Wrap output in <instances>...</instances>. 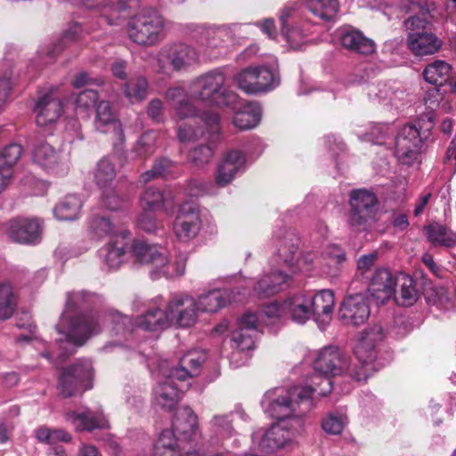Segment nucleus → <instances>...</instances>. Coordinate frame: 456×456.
Wrapping results in <instances>:
<instances>
[{
    "label": "nucleus",
    "mask_w": 456,
    "mask_h": 456,
    "mask_svg": "<svg viewBox=\"0 0 456 456\" xmlns=\"http://www.w3.org/2000/svg\"><path fill=\"white\" fill-rule=\"evenodd\" d=\"M311 387H275L268 390L261 400L263 410L278 420L262 437L259 447L266 453L273 452L290 443L305 428V417L313 407Z\"/></svg>",
    "instance_id": "f257e3e1"
},
{
    "label": "nucleus",
    "mask_w": 456,
    "mask_h": 456,
    "mask_svg": "<svg viewBox=\"0 0 456 456\" xmlns=\"http://www.w3.org/2000/svg\"><path fill=\"white\" fill-rule=\"evenodd\" d=\"M92 297L93 295L84 290L67 294L66 308L56 326L58 332L64 336V339L60 338L57 341L63 350L59 355L61 362L74 353V347L84 345L93 334L100 331L99 322L92 314L73 315Z\"/></svg>",
    "instance_id": "f03ea898"
},
{
    "label": "nucleus",
    "mask_w": 456,
    "mask_h": 456,
    "mask_svg": "<svg viewBox=\"0 0 456 456\" xmlns=\"http://www.w3.org/2000/svg\"><path fill=\"white\" fill-rule=\"evenodd\" d=\"M191 98L208 106L240 107L239 95L226 85V76L220 69H215L196 77L190 86Z\"/></svg>",
    "instance_id": "7ed1b4c3"
},
{
    "label": "nucleus",
    "mask_w": 456,
    "mask_h": 456,
    "mask_svg": "<svg viewBox=\"0 0 456 456\" xmlns=\"http://www.w3.org/2000/svg\"><path fill=\"white\" fill-rule=\"evenodd\" d=\"M314 367L316 372L310 377L309 383L305 386H296L302 388L311 387L313 389L312 394L316 390L314 386L317 387L322 384H325L326 387L322 388L320 393L324 395L330 392L332 386L331 380L329 378L330 375L338 376L348 372L355 379L354 374L356 371H362V365L359 370H351L347 355L338 347L333 346H326L319 352L314 362Z\"/></svg>",
    "instance_id": "20e7f679"
},
{
    "label": "nucleus",
    "mask_w": 456,
    "mask_h": 456,
    "mask_svg": "<svg viewBox=\"0 0 456 456\" xmlns=\"http://www.w3.org/2000/svg\"><path fill=\"white\" fill-rule=\"evenodd\" d=\"M128 37L139 45L153 46L165 37V19L154 9H144L129 21Z\"/></svg>",
    "instance_id": "39448f33"
},
{
    "label": "nucleus",
    "mask_w": 456,
    "mask_h": 456,
    "mask_svg": "<svg viewBox=\"0 0 456 456\" xmlns=\"http://www.w3.org/2000/svg\"><path fill=\"white\" fill-rule=\"evenodd\" d=\"M379 200L375 193L365 189L351 191L346 222L355 231H364L377 222Z\"/></svg>",
    "instance_id": "423d86ee"
},
{
    "label": "nucleus",
    "mask_w": 456,
    "mask_h": 456,
    "mask_svg": "<svg viewBox=\"0 0 456 456\" xmlns=\"http://www.w3.org/2000/svg\"><path fill=\"white\" fill-rule=\"evenodd\" d=\"M131 233L123 231L112 236L108 243L99 249V256H164L157 244H150L144 240H130Z\"/></svg>",
    "instance_id": "0eeeda50"
},
{
    "label": "nucleus",
    "mask_w": 456,
    "mask_h": 456,
    "mask_svg": "<svg viewBox=\"0 0 456 456\" xmlns=\"http://www.w3.org/2000/svg\"><path fill=\"white\" fill-rule=\"evenodd\" d=\"M94 377L92 362L80 359L62 370L57 384V389L63 397H71L79 390L91 389Z\"/></svg>",
    "instance_id": "6e6552de"
},
{
    "label": "nucleus",
    "mask_w": 456,
    "mask_h": 456,
    "mask_svg": "<svg viewBox=\"0 0 456 456\" xmlns=\"http://www.w3.org/2000/svg\"><path fill=\"white\" fill-rule=\"evenodd\" d=\"M385 338L381 326L375 325L365 330L354 348L355 356L362 365V371H356L354 376L357 381H365L374 370L376 358L375 346Z\"/></svg>",
    "instance_id": "1a4fd4ad"
},
{
    "label": "nucleus",
    "mask_w": 456,
    "mask_h": 456,
    "mask_svg": "<svg viewBox=\"0 0 456 456\" xmlns=\"http://www.w3.org/2000/svg\"><path fill=\"white\" fill-rule=\"evenodd\" d=\"M234 81L247 94L267 92L280 84L279 77L266 66L245 68L235 75Z\"/></svg>",
    "instance_id": "9d476101"
},
{
    "label": "nucleus",
    "mask_w": 456,
    "mask_h": 456,
    "mask_svg": "<svg viewBox=\"0 0 456 456\" xmlns=\"http://www.w3.org/2000/svg\"><path fill=\"white\" fill-rule=\"evenodd\" d=\"M430 127L421 133L416 126H403L395 138V155L403 165L411 166L418 158Z\"/></svg>",
    "instance_id": "9b49d317"
},
{
    "label": "nucleus",
    "mask_w": 456,
    "mask_h": 456,
    "mask_svg": "<svg viewBox=\"0 0 456 456\" xmlns=\"http://www.w3.org/2000/svg\"><path fill=\"white\" fill-rule=\"evenodd\" d=\"M167 309L169 326L177 325L182 328H188L198 321L197 300L188 294L172 296L167 303Z\"/></svg>",
    "instance_id": "f8f14e48"
},
{
    "label": "nucleus",
    "mask_w": 456,
    "mask_h": 456,
    "mask_svg": "<svg viewBox=\"0 0 456 456\" xmlns=\"http://www.w3.org/2000/svg\"><path fill=\"white\" fill-rule=\"evenodd\" d=\"M369 297L366 293L346 296L338 309L339 319L346 325L360 326L370 317Z\"/></svg>",
    "instance_id": "ddd939ff"
},
{
    "label": "nucleus",
    "mask_w": 456,
    "mask_h": 456,
    "mask_svg": "<svg viewBox=\"0 0 456 456\" xmlns=\"http://www.w3.org/2000/svg\"><path fill=\"white\" fill-rule=\"evenodd\" d=\"M203 122L206 132L201 128H193L191 126L183 125L178 127L177 136L183 142H190L206 137L210 143L216 142L219 138L220 133V117L212 110H206L200 116Z\"/></svg>",
    "instance_id": "4468645a"
},
{
    "label": "nucleus",
    "mask_w": 456,
    "mask_h": 456,
    "mask_svg": "<svg viewBox=\"0 0 456 456\" xmlns=\"http://www.w3.org/2000/svg\"><path fill=\"white\" fill-rule=\"evenodd\" d=\"M32 159L34 163L49 173L63 175L68 171V166L62 160L61 153L43 139L41 135H37L35 139Z\"/></svg>",
    "instance_id": "2eb2a0df"
},
{
    "label": "nucleus",
    "mask_w": 456,
    "mask_h": 456,
    "mask_svg": "<svg viewBox=\"0 0 456 456\" xmlns=\"http://www.w3.org/2000/svg\"><path fill=\"white\" fill-rule=\"evenodd\" d=\"M297 270L293 269L291 273L274 270L259 276L253 286L254 294L259 298L273 297L286 290L292 283V274Z\"/></svg>",
    "instance_id": "dca6fc26"
},
{
    "label": "nucleus",
    "mask_w": 456,
    "mask_h": 456,
    "mask_svg": "<svg viewBox=\"0 0 456 456\" xmlns=\"http://www.w3.org/2000/svg\"><path fill=\"white\" fill-rule=\"evenodd\" d=\"M9 238L21 244H36L41 240L42 227L37 219L16 218L10 222Z\"/></svg>",
    "instance_id": "f3484780"
},
{
    "label": "nucleus",
    "mask_w": 456,
    "mask_h": 456,
    "mask_svg": "<svg viewBox=\"0 0 456 456\" xmlns=\"http://www.w3.org/2000/svg\"><path fill=\"white\" fill-rule=\"evenodd\" d=\"M137 265H147L152 279L160 275L174 278L184 273L185 258H137Z\"/></svg>",
    "instance_id": "a211bd4d"
},
{
    "label": "nucleus",
    "mask_w": 456,
    "mask_h": 456,
    "mask_svg": "<svg viewBox=\"0 0 456 456\" xmlns=\"http://www.w3.org/2000/svg\"><path fill=\"white\" fill-rule=\"evenodd\" d=\"M395 276L385 268L376 270L370 279L368 288V296L376 302V304H385L395 295Z\"/></svg>",
    "instance_id": "6ab92c4d"
},
{
    "label": "nucleus",
    "mask_w": 456,
    "mask_h": 456,
    "mask_svg": "<svg viewBox=\"0 0 456 456\" xmlns=\"http://www.w3.org/2000/svg\"><path fill=\"white\" fill-rule=\"evenodd\" d=\"M94 126L102 133H112L119 143H124L125 134L121 122L116 118L110 102L102 101L96 105Z\"/></svg>",
    "instance_id": "aec40b11"
},
{
    "label": "nucleus",
    "mask_w": 456,
    "mask_h": 456,
    "mask_svg": "<svg viewBox=\"0 0 456 456\" xmlns=\"http://www.w3.org/2000/svg\"><path fill=\"white\" fill-rule=\"evenodd\" d=\"M258 328V318L256 314L253 313L245 314L240 320L238 329L232 334L233 346L240 351L253 349Z\"/></svg>",
    "instance_id": "412c9836"
},
{
    "label": "nucleus",
    "mask_w": 456,
    "mask_h": 456,
    "mask_svg": "<svg viewBox=\"0 0 456 456\" xmlns=\"http://www.w3.org/2000/svg\"><path fill=\"white\" fill-rule=\"evenodd\" d=\"M163 380L158 382L153 391V400L157 406L165 410L172 411L180 400L179 390L175 385L176 378H169V371L161 369Z\"/></svg>",
    "instance_id": "4be33fe9"
},
{
    "label": "nucleus",
    "mask_w": 456,
    "mask_h": 456,
    "mask_svg": "<svg viewBox=\"0 0 456 456\" xmlns=\"http://www.w3.org/2000/svg\"><path fill=\"white\" fill-rule=\"evenodd\" d=\"M36 122L45 127L54 124L62 113V103L52 93L40 96L35 106Z\"/></svg>",
    "instance_id": "5701e85b"
},
{
    "label": "nucleus",
    "mask_w": 456,
    "mask_h": 456,
    "mask_svg": "<svg viewBox=\"0 0 456 456\" xmlns=\"http://www.w3.org/2000/svg\"><path fill=\"white\" fill-rule=\"evenodd\" d=\"M159 54L160 57L166 58L176 71L191 66L198 58L197 52L192 47L182 43L165 46Z\"/></svg>",
    "instance_id": "b1692460"
},
{
    "label": "nucleus",
    "mask_w": 456,
    "mask_h": 456,
    "mask_svg": "<svg viewBox=\"0 0 456 456\" xmlns=\"http://www.w3.org/2000/svg\"><path fill=\"white\" fill-rule=\"evenodd\" d=\"M246 157L241 151H230L217 167L216 175L217 185L224 187L229 184L233 180L235 174L244 167Z\"/></svg>",
    "instance_id": "393cba45"
},
{
    "label": "nucleus",
    "mask_w": 456,
    "mask_h": 456,
    "mask_svg": "<svg viewBox=\"0 0 456 456\" xmlns=\"http://www.w3.org/2000/svg\"><path fill=\"white\" fill-rule=\"evenodd\" d=\"M205 360L206 354L203 352L190 351L180 359L178 367L168 370L169 378H176L179 381H184L187 378L197 377Z\"/></svg>",
    "instance_id": "a878e982"
},
{
    "label": "nucleus",
    "mask_w": 456,
    "mask_h": 456,
    "mask_svg": "<svg viewBox=\"0 0 456 456\" xmlns=\"http://www.w3.org/2000/svg\"><path fill=\"white\" fill-rule=\"evenodd\" d=\"M407 45L415 55L423 56L437 53L441 49L442 41L435 34L428 31L410 32Z\"/></svg>",
    "instance_id": "bb28decb"
},
{
    "label": "nucleus",
    "mask_w": 456,
    "mask_h": 456,
    "mask_svg": "<svg viewBox=\"0 0 456 456\" xmlns=\"http://www.w3.org/2000/svg\"><path fill=\"white\" fill-rule=\"evenodd\" d=\"M395 302L403 306L413 305L419 297L417 282L411 275L401 272L395 274Z\"/></svg>",
    "instance_id": "cd10ccee"
},
{
    "label": "nucleus",
    "mask_w": 456,
    "mask_h": 456,
    "mask_svg": "<svg viewBox=\"0 0 456 456\" xmlns=\"http://www.w3.org/2000/svg\"><path fill=\"white\" fill-rule=\"evenodd\" d=\"M233 291L214 289L206 294L199 296L197 306L200 312L215 313L226 304L231 302H240L242 299L235 295Z\"/></svg>",
    "instance_id": "c85d7f7f"
},
{
    "label": "nucleus",
    "mask_w": 456,
    "mask_h": 456,
    "mask_svg": "<svg viewBox=\"0 0 456 456\" xmlns=\"http://www.w3.org/2000/svg\"><path fill=\"white\" fill-rule=\"evenodd\" d=\"M67 419L73 424L77 431H93L97 428H110V424L102 413L94 414L90 410L81 412L71 411Z\"/></svg>",
    "instance_id": "c756f323"
},
{
    "label": "nucleus",
    "mask_w": 456,
    "mask_h": 456,
    "mask_svg": "<svg viewBox=\"0 0 456 456\" xmlns=\"http://www.w3.org/2000/svg\"><path fill=\"white\" fill-rule=\"evenodd\" d=\"M197 415L191 408L185 407L175 415L172 429L183 442L189 441L195 435L198 428Z\"/></svg>",
    "instance_id": "7c9ffc66"
},
{
    "label": "nucleus",
    "mask_w": 456,
    "mask_h": 456,
    "mask_svg": "<svg viewBox=\"0 0 456 456\" xmlns=\"http://www.w3.org/2000/svg\"><path fill=\"white\" fill-rule=\"evenodd\" d=\"M313 317L317 322L326 323L331 319L334 308V295L330 289H323L309 297Z\"/></svg>",
    "instance_id": "2f4dec72"
},
{
    "label": "nucleus",
    "mask_w": 456,
    "mask_h": 456,
    "mask_svg": "<svg viewBox=\"0 0 456 456\" xmlns=\"http://www.w3.org/2000/svg\"><path fill=\"white\" fill-rule=\"evenodd\" d=\"M340 44L344 48L363 55L370 54L375 50L373 41L355 29L343 30L340 33Z\"/></svg>",
    "instance_id": "473e14b6"
},
{
    "label": "nucleus",
    "mask_w": 456,
    "mask_h": 456,
    "mask_svg": "<svg viewBox=\"0 0 456 456\" xmlns=\"http://www.w3.org/2000/svg\"><path fill=\"white\" fill-rule=\"evenodd\" d=\"M286 313H289L294 322L304 324L313 316L309 297L295 295L285 300Z\"/></svg>",
    "instance_id": "72a5a7b5"
},
{
    "label": "nucleus",
    "mask_w": 456,
    "mask_h": 456,
    "mask_svg": "<svg viewBox=\"0 0 456 456\" xmlns=\"http://www.w3.org/2000/svg\"><path fill=\"white\" fill-rule=\"evenodd\" d=\"M136 326L148 331H157L169 327L167 309L154 308L136 319Z\"/></svg>",
    "instance_id": "f704fd0d"
},
{
    "label": "nucleus",
    "mask_w": 456,
    "mask_h": 456,
    "mask_svg": "<svg viewBox=\"0 0 456 456\" xmlns=\"http://www.w3.org/2000/svg\"><path fill=\"white\" fill-rule=\"evenodd\" d=\"M261 119V107L257 103H247L235 112L233 124L240 130L256 127Z\"/></svg>",
    "instance_id": "c9c22d12"
},
{
    "label": "nucleus",
    "mask_w": 456,
    "mask_h": 456,
    "mask_svg": "<svg viewBox=\"0 0 456 456\" xmlns=\"http://www.w3.org/2000/svg\"><path fill=\"white\" fill-rule=\"evenodd\" d=\"M183 441L171 429L163 430L157 442L154 444V456H175L176 448L179 451L184 450Z\"/></svg>",
    "instance_id": "e433bc0d"
},
{
    "label": "nucleus",
    "mask_w": 456,
    "mask_h": 456,
    "mask_svg": "<svg viewBox=\"0 0 456 456\" xmlns=\"http://www.w3.org/2000/svg\"><path fill=\"white\" fill-rule=\"evenodd\" d=\"M305 7L315 17L323 21H331L339 10L338 0H304Z\"/></svg>",
    "instance_id": "4c0bfd02"
},
{
    "label": "nucleus",
    "mask_w": 456,
    "mask_h": 456,
    "mask_svg": "<svg viewBox=\"0 0 456 456\" xmlns=\"http://www.w3.org/2000/svg\"><path fill=\"white\" fill-rule=\"evenodd\" d=\"M176 164L166 157L157 158L151 168L145 171L140 176V181L146 183L156 178H168L174 175Z\"/></svg>",
    "instance_id": "58836bf2"
},
{
    "label": "nucleus",
    "mask_w": 456,
    "mask_h": 456,
    "mask_svg": "<svg viewBox=\"0 0 456 456\" xmlns=\"http://www.w3.org/2000/svg\"><path fill=\"white\" fill-rule=\"evenodd\" d=\"M82 200L76 195H68L61 200L54 208L55 216L63 221H74L77 219Z\"/></svg>",
    "instance_id": "ea45409f"
},
{
    "label": "nucleus",
    "mask_w": 456,
    "mask_h": 456,
    "mask_svg": "<svg viewBox=\"0 0 456 456\" xmlns=\"http://www.w3.org/2000/svg\"><path fill=\"white\" fill-rule=\"evenodd\" d=\"M426 235L430 242L445 247L456 244V234L439 223L425 226Z\"/></svg>",
    "instance_id": "a19ab883"
},
{
    "label": "nucleus",
    "mask_w": 456,
    "mask_h": 456,
    "mask_svg": "<svg viewBox=\"0 0 456 456\" xmlns=\"http://www.w3.org/2000/svg\"><path fill=\"white\" fill-rule=\"evenodd\" d=\"M229 31L223 28H200L197 31L198 42L206 47L217 48L225 42Z\"/></svg>",
    "instance_id": "79ce46f5"
},
{
    "label": "nucleus",
    "mask_w": 456,
    "mask_h": 456,
    "mask_svg": "<svg viewBox=\"0 0 456 456\" xmlns=\"http://www.w3.org/2000/svg\"><path fill=\"white\" fill-rule=\"evenodd\" d=\"M149 84L144 77L130 78L125 83L123 92L125 96L132 102H142L148 95Z\"/></svg>",
    "instance_id": "37998d69"
},
{
    "label": "nucleus",
    "mask_w": 456,
    "mask_h": 456,
    "mask_svg": "<svg viewBox=\"0 0 456 456\" xmlns=\"http://www.w3.org/2000/svg\"><path fill=\"white\" fill-rule=\"evenodd\" d=\"M452 69V67L444 61H436L428 64L424 71L423 77L427 82L434 86H443L446 81L447 76Z\"/></svg>",
    "instance_id": "c03bdc74"
},
{
    "label": "nucleus",
    "mask_w": 456,
    "mask_h": 456,
    "mask_svg": "<svg viewBox=\"0 0 456 456\" xmlns=\"http://www.w3.org/2000/svg\"><path fill=\"white\" fill-rule=\"evenodd\" d=\"M286 313L285 300L281 303L277 301L263 305L259 313L256 314L258 318V326L260 323L271 325L278 319L283 316Z\"/></svg>",
    "instance_id": "a18cd8bd"
},
{
    "label": "nucleus",
    "mask_w": 456,
    "mask_h": 456,
    "mask_svg": "<svg viewBox=\"0 0 456 456\" xmlns=\"http://www.w3.org/2000/svg\"><path fill=\"white\" fill-rule=\"evenodd\" d=\"M116 177V169L114 165L107 159H102L96 166L94 171V181L96 184L104 189L110 185Z\"/></svg>",
    "instance_id": "49530a36"
},
{
    "label": "nucleus",
    "mask_w": 456,
    "mask_h": 456,
    "mask_svg": "<svg viewBox=\"0 0 456 456\" xmlns=\"http://www.w3.org/2000/svg\"><path fill=\"white\" fill-rule=\"evenodd\" d=\"M35 433L38 442L50 445H53L59 442L69 443L72 439L71 435L64 429H51L46 427H40Z\"/></svg>",
    "instance_id": "de8ad7c7"
},
{
    "label": "nucleus",
    "mask_w": 456,
    "mask_h": 456,
    "mask_svg": "<svg viewBox=\"0 0 456 456\" xmlns=\"http://www.w3.org/2000/svg\"><path fill=\"white\" fill-rule=\"evenodd\" d=\"M16 305L12 288L8 283L0 284V320L10 318Z\"/></svg>",
    "instance_id": "09e8293b"
},
{
    "label": "nucleus",
    "mask_w": 456,
    "mask_h": 456,
    "mask_svg": "<svg viewBox=\"0 0 456 456\" xmlns=\"http://www.w3.org/2000/svg\"><path fill=\"white\" fill-rule=\"evenodd\" d=\"M289 15V12L283 11L280 17L281 23V34L292 49L298 50L304 44V35L298 28H287L286 22Z\"/></svg>",
    "instance_id": "8fccbe9b"
},
{
    "label": "nucleus",
    "mask_w": 456,
    "mask_h": 456,
    "mask_svg": "<svg viewBox=\"0 0 456 456\" xmlns=\"http://www.w3.org/2000/svg\"><path fill=\"white\" fill-rule=\"evenodd\" d=\"M232 413L224 415H216L210 421L213 432L223 440L231 438L235 430L232 427Z\"/></svg>",
    "instance_id": "3c124183"
},
{
    "label": "nucleus",
    "mask_w": 456,
    "mask_h": 456,
    "mask_svg": "<svg viewBox=\"0 0 456 456\" xmlns=\"http://www.w3.org/2000/svg\"><path fill=\"white\" fill-rule=\"evenodd\" d=\"M175 223L191 224L194 229L196 228V224H201L198 206L192 202H184L182 204Z\"/></svg>",
    "instance_id": "603ef678"
},
{
    "label": "nucleus",
    "mask_w": 456,
    "mask_h": 456,
    "mask_svg": "<svg viewBox=\"0 0 456 456\" xmlns=\"http://www.w3.org/2000/svg\"><path fill=\"white\" fill-rule=\"evenodd\" d=\"M165 200L166 196L161 191L150 187L141 196V207L143 211H154L162 208Z\"/></svg>",
    "instance_id": "864d4df0"
},
{
    "label": "nucleus",
    "mask_w": 456,
    "mask_h": 456,
    "mask_svg": "<svg viewBox=\"0 0 456 456\" xmlns=\"http://www.w3.org/2000/svg\"><path fill=\"white\" fill-rule=\"evenodd\" d=\"M79 33V25L77 23L73 24L63 32L62 37L48 50L47 55L53 58L61 53L69 44L75 42L78 38Z\"/></svg>",
    "instance_id": "5fc2aeb1"
},
{
    "label": "nucleus",
    "mask_w": 456,
    "mask_h": 456,
    "mask_svg": "<svg viewBox=\"0 0 456 456\" xmlns=\"http://www.w3.org/2000/svg\"><path fill=\"white\" fill-rule=\"evenodd\" d=\"M156 134L152 131L144 132L137 140L134 151L140 157H149L156 151Z\"/></svg>",
    "instance_id": "6e6d98bb"
},
{
    "label": "nucleus",
    "mask_w": 456,
    "mask_h": 456,
    "mask_svg": "<svg viewBox=\"0 0 456 456\" xmlns=\"http://www.w3.org/2000/svg\"><path fill=\"white\" fill-rule=\"evenodd\" d=\"M299 242L300 239L294 231H286L278 248L279 256H293L297 254Z\"/></svg>",
    "instance_id": "4d7b16f0"
},
{
    "label": "nucleus",
    "mask_w": 456,
    "mask_h": 456,
    "mask_svg": "<svg viewBox=\"0 0 456 456\" xmlns=\"http://www.w3.org/2000/svg\"><path fill=\"white\" fill-rule=\"evenodd\" d=\"M22 154V148L20 144L11 143L5 146L0 152V166L12 170Z\"/></svg>",
    "instance_id": "13d9d810"
},
{
    "label": "nucleus",
    "mask_w": 456,
    "mask_h": 456,
    "mask_svg": "<svg viewBox=\"0 0 456 456\" xmlns=\"http://www.w3.org/2000/svg\"><path fill=\"white\" fill-rule=\"evenodd\" d=\"M424 296L428 304L442 306L448 302L446 289L442 286L428 285L424 289Z\"/></svg>",
    "instance_id": "bf43d9fd"
},
{
    "label": "nucleus",
    "mask_w": 456,
    "mask_h": 456,
    "mask_svg": "<svg viewBox=\"0 0 456 456\" xmlns=\"http://www.w3.org/2000/svg\"><path fill=\"white\" fill-rule=\"evenodd\" d=\"M102 200L103 206L110 211H118L123 208L126 198L120 196L118 191L109 187L104 188Z\"/></svg>",
    "instance_id": "052dcab7"
},
{
    "label": "nucleus",
    "mask_w": 456,
    "mask_h": 456,
    "mask_svg": "<svg viewBox=\"0 0 456 456\" xmlns=\"http://www.w3.org/2000/svg\"><path fill=\"white\" fill-rule=\"evenodd\" d=\"M89 228L94 235L102 237L110 234L114 225L109 217L94 216L89 223Z\"/></svg>",
    "instance_id": "680f3d73"
},
{
    "label": "nucleus",
    "mask_w": 456,
    "mask_h": 456,
    "mask_svg": "<svg viewBox=\"0 0 456 456\" xmlns=\"http://www.w3.org/2000/svg\"><path fill=\"white\" fill-rule=\"evenodd\" d=\"M346 424V418L345 416L330 414L322 420V427L328 434L339 435Z\"/></svg>",
    "instance_id": "e2e57ef3"
},
{
    "label": "nucleus",
    "mask_w": 456,
    "mask_h": 456,
    "mask_svg": "<svg viewBox=\"0 0 456 456\" xmlns=\"http://www.w3.org/2000/svg\"><path fill=\"white\" fill-rule=\"evenodd\" d=\"M213 155V148L208 144H200L190 152L191 160L197 166L208 163Z\"/></svg>",
    "instance_id": "0e129e2a"
},
{
    "label": "nucleus",
    "mask_w": 456,
    "mask_h": 456,
    "mask_svg": "<svg viewBox=\"0 0 456 456\" xmlns=\"http://www.w3.org/2000/svg\"><path fill=\"white\" fill-rule=\"evenodd\" d=\"M98 93L93 89H86L80 92L76 99V109L86 110L87 109L95 106L98 99Z\"/></svg>",
    "instance_id": "69168bd1"
},
{
    "label": "nucleus",
    "mask_w": 456,
    "mask_h": 456,
    "mask_svg": "<svg viewBox=\"0 0 456 456\" xmlns=\"http://www.w3.org/2000/svg\"><path fill=\"white\" fill-rule=\"evenodd\" d=\"M174 110L180 118H188L198 116V110L186 97L175 105Z\"/></svg>",
    "instance_id": "338daca9"
},
{
    "label": "nucleus",
    "mask_w": 456,
    "mask_h": 456,
    "mask_svg": "<svg viewBox=\"0 0 456 456\" xmlns=\"http://www.w3.org/2000/svg\"><path fill=\"white\" fill-rule=\"evenodd\" d=\"M201 224H196V228H192L191 224H180L179 223H174V230L176 236L182 240H189L194 238L200 229Z\"/></svg>",
    "instance_id": "774afa93"
}]
</instances>
